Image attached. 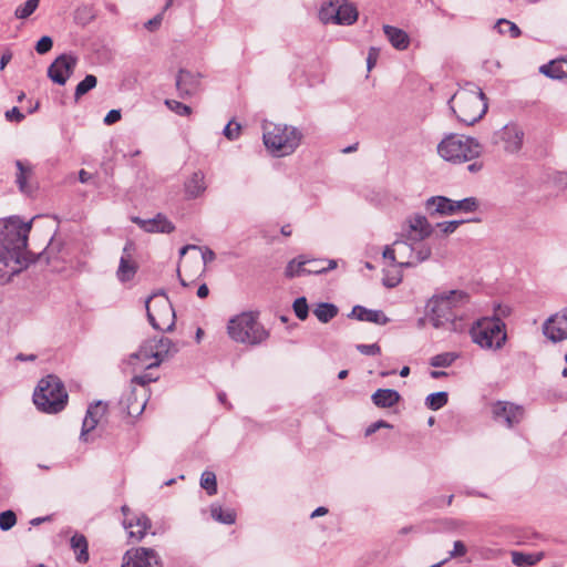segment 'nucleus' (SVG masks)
I'll return each instance as SVG.
<instances>
[{"label":"nucleus","instance_id":"obj_1","mask_svg":"<svg viewBox=\"0 0 567 567\" xmlns=\"http://www.w3.org/2000/svg\"><path fill=\"white\" fill-rule=\"evenodd\" d=\"M31 221L18 217L0 220V281H8L27 267L24 256Z\"/></svg>","mask_w":567,"mask_h":567},{"label":"nucleus","instance_id":"obj_2","mask_svg":"<svg viewBox=\"0 0 567 567\" xmlns=\"http://www.w3.org/2000/svg\"><path fill=\"white\" fill-rule=\"evenodd\" d=\"M470 303L471 297L464 290L442 291L427 301L426 316L436 329L462 332L467 326Z\"/></svg>","mask_w":567,"mask_h":567},{"label":"nucleus","instance_id":"obj_3","mask_svg":"<svg viewBox=\"0 0 567 567\" xmlns=\"http://www.w3.org/2000/svg\"><path fill=\"white\" fill-rule=\"evenodd\" d=\"M228 337L240 344L256 347L269 338V331L259 322L258 313L244 311L227 322Z\"/></svg>","mask_w":567,"mask_h":567},{"label":"nucleus","instance_id":"obj_4","mask_svg":"<svg viewBox=\"0 0 567 567\" xmlns=\"http://www.w3.org/2000/svg\"><path fill=\"white\" fill-rule=\"evenodd\" d=\"M299 128L287 124H264V144L267 151L275 157H285L295 153L302 141Z\"/></svg>","mask_w":567,"mask_h":567},{"label":"nucleus","instance_id":"obj_5","mask_svg":"<svg viewBox=\"0 0 567 567\" xmlns=\"http://www.w3.org/2000/svg\"><path fill=\"white\" fill-rule=\"evenodd\" d=\"M449 104L458 121L466 125L475 124L487 111L485 94L476 86L458 90Z\"/></svg>","mask_w":567,"mask_h":567},{"label":"nucleus","instance_id":"obj_6","mask_svg":"<svg viewBox=\"0 0 567 567\" xmlns=\"http://www.w3.org/2000/svg\"><path fill=\"white\" fill-rule=\"evenodd\" d=\"M436 151L443 161L462 164L478 158L483 147L474 137L451 133L441 140Z\"/></svg>","mask_w":567,"mask_h":567},{"label":"nucleus","instance_id":"obj_7","mask_svg":"<svg viewBox=\"0 0 567 567\" xmlns=\"http://www.w3.org/2000/svg\"><path fill=\"white\" fill-rule=\"evenodd\" d=\"M68 393L58 377L50 374L39 381L33 402L40 411L58 413L64 409Z\"/></svg>","mask_w":567,"mask_h":567},{"label":"nucleus","instance_id":"obj_8","mask_svg":"<svg viewBox=\"0 0 567 567\" xmlns=\"http://www.w3.org/2000/svg\"><path fill=\"white\" fill-rule=\"evenodd\" d=\"M472 341L486 350H499L506 342L505 323L497 317L476 320L470 329Z\"/></svg>","mask_w":567,"mask_h":567},{"label":"nucleus","instance_id":"obj_9","mask_svg":"<svg viewBox=\"0 0 567 567\" xmlns=\"http://www.w3.org/2000/svg\"><path fill=\"white\" fill-rule=\"evenodd\" d=\"M150 323L155 330L172 331L175 327V311L165 293H155L146 301Z\"/></svg>","mask_w":567,"mask_h":567},{"label":"nucleus","instance_id":"obj_10","mask_svg":"<svg viewBox=\"0 0 567 567\" xmlns=\"http://www.w3.org/2000/svg\"><path fill=\"white\" fill-rule=\"evenodd\" d=\"M434 231L433 226L422 214H412L408 216L401 225L399 236L414 245H427L424 243Z\"/></svg>","mask_w":567,"mask_h":567},{"label":"nucleus","instance_id":"obj_11","mask_svg":"<svg viewBox=\"0 0 567 567\" xmlns=\"http://www.w3.org/2000/svg\"><path fill=\"white\" fill-rule=\"evenodd\" d=\"M394 246L399 256L398 266L400 267H413L427 260L432 255L430 245L416 246L400 236L394 241Z\"/></svg>","mask_w":567,"mask_h":567},{"label":"nucleus","instance_id":"obj_12","mask_svg":"<svg viewBox=\"0 0 567 567\" xmlns=\"http://www.w3.org/2000/svg\"><path fill=\"white\" fill-rule=\"evenodd\" d=\"M491 413L496 423L512 429L522 422L525 411L522 405L508 401H497L491 405Z\"/></svg>","mask_w":567,"mask_h":567},{"label":"nucleus","instance_id":"obj_13","mask_svg":"<svg viewBox=\"0 0 567 567\" xmlns=\"http://www.w3.org/2000/svg\"><path fill=\"white\" fill-rule=\"evenodd\" d=\"M123 518V527L127 530L128 537L140 542L144 538L151 528V519L143 513L132 514L127 505L121 507Z\"/></svg>","mask_w":567,"mask_h":567},{"label":"nucleus","instance_id":"obj_14","mask_svg":"<svg viewBox=\"0 0 567 567\" xmlns=\"http://www.w3.org/2000/svg\"><path fill=\"white\" fill-rule=\"evenodd\" d=\"M543 333L551 342L557 343L567 339V307L551 315L543 323Z\"/></svg>","mask_w":567,"mask_h":567},{"label":"nucleus","instance_id":"obj_15","mask_svg":"<svg viewBox=\"0 0 567 567\" xmlns=\"http://www.w3.org/2000/svg\"><path fill=\"white\" fill-rule=\"evenodd\" d=\"M78 59L72 54H61L48 68V76L59 85H64L72 75Z\"/></svg>","mask_w":567,"mask_h":567},{"label":"nucleus","instance_id":"obj_16","mask_svg":"<svg viewBox=\"0 0 567 567\" xmlns=\"http://www.w3.org/2000/svg\"><path fill=\"white\" fill-rule=\"evenodd\" d=\"M158 563L159 558L154 549L138 547L124 554L122 567H157Z\"/></svg>","mask_w":567,"mask_h":567},{"label":"nucleus","instance_id":"obj_17","mask_svg":"<svg viewBox=\"0 0 567 567\" xmlns=\"http://www.w3.org/2000/svg\"><path fill=\"white\" fill-rule=\"evenodd\" d=\"M106 409H107L106 404H104L101 401H99L94 404H91L89 406V409L86 411V415L83 420L82 431H81V435H80V439L83 442L92 441V437L90 436V434L93 430H95V427L97 426L101 419L105 415Z\"/></svg>","mask_w":567,"mask_h":567},{"label":"nucleus","instance_id":"obj_18","mask_svg":"<svg viewBox=\"0 0 567 567\" xmlns=\"http://www.w3.org/2000/svg\"><path fill=\"white\" fill-rule=\"evenodd\" d=\"M134 249L133 243L128 241L123 248V254L120 259V265L116 270V278L122 284L131 281L138 269L136 261L133 259L132 251Z\"/></svg>","mask_w":567,"mask_h":567},{"label":"nucleus","instance_id":"obj_19","mask_svg":"<svg viewBox=\"0 0 567 567\" xmlns=\"http://www.w3.org/2000/svg\"><path fill=\"white\" fill-rule=\"evenodd\" d=\"M499 141L507 153H517L523 145L524 132L516 124H507L498 132Z\"/></svg>","mask_w":567,"mask_h":567},{"label":"nucleus","instance_id":"obj_20","mask_svg":"<svg viewBox=\"0 0 567 567\" xmlns=\"http://www.w3.org/2000/svg\"><path fill=\"white\" fill-rule=\"evenodd\" d=\"M152 348H148L150 353L155 358L153 363H150V367H158L164 360L174 355L178 350L175 343L165 337H161L159 339H150L148 340Z\"/></svg>","mask_w":567,"mask_h":567},{"label":"nucleus","instance_id":"obj_21","mask_svg":"<svg viewBox=\"0 0 567 567\" xmlns=\"http://www.w3.org/2000/svg\"><path fill=\"white\" fill-rule=\"evenodd\" d=\"M176 87L182 97L196 94L200 87V74L181 69L176 76Z\"/></svg>","mask_w":567,"mask_h":567},{"label":"nucleus","instance_id":"obj_22","mask_svg":"<svg viewBox=\"0 0 567 567\" xmlns=\"http://www.w3.org/2000/svg\"><path fill=\"white\" fill-rule=\"evenodd\" d=\"M132 221L138 225L147 233H165L169 234L174 230V225L162 214L156 215L151 219H142L140 217H132Z\"/></svg>","mask_w":567,"mask_h":567},{"label":"nucleus","instance_id":"obj_23","mask_svg":"<svg viewBox=\"0 0 567 567\" xmlns=\"http://www.w3.org/2000/svg\"><path fill=\"white\" fill-rule=\"evenodd\" d=\"M146 391L133 389L121 401L122 405L126 409L130 416H138L143 413L146 406Z\"/></svg>","mask_w":567,"mask_h":567},{"label":"nucleus","instance_id":"obj_24","mask_svg":"<svg viewBox=\"0 0 567 567\" xmlns=\"http://www.w3.org/2000/svg\"><path fill=\"white\" fill-rule=\"evenodd\" d=\"M206 189L205 174L202 171L194 172L184 182V192L188 199L203 196Z\"/></svg>","mask_w":567,"mask_h":567},{"label":"nucleus","instance_id":"obj_25","mask_svg":"<svg viewBox=\"0 0 567 567\" xmlns=\"http://www.w3.org/2000/svg\"><path fill=\"white\" fill-rule=\"evenodd\" d=\"M337 24L352 25L358 21L359 11L357 7L347 0H337Z\"/></svg>","mask_w":567,"mask_h":567},{"label":"nucleus","instance_id":"obj_26","mask_svg":"<svg viewBox=\"0 0 567 567\" xmlns=\"http://www.w3.org/2000/svg\"><path fill=\"white\" fill-rule=\"evenodd\" d=\"M425 208L431 216L434 215H453V199L445 196H432L425 202Z\"/></svg>","mask_w":567,"mask_h":567},{"label":"nucleus","instance_id":"obj_27","mask_svg":"<svg viewBox=\"0 0 567 567\" xmlns=\"http://www.w3.org/2000/svg\"><path fill=\"white\" fill-rule=\"evenodd\" d=\"M350 316L360 321L373 322L381 326L389 322V318L383 313V311L368 309L359 305L352 308Z\"/></svg>","mask_w":567,"mask_h":567},{"label":"nucleus","instance_id":"obj_28","mask_svg":"<svg viewBox=\"0 0 567 567\" xmlns=\"http://www.w3.org/2000/svg\"><path fill=\"white\" fill-rule=\"evenodd\" d=\"M383 31H384L386 39L390 41L392 47L395 48L396 50L402 51V50H406L409 48L410 38L404 30L386 24V25H383Z\"/></svg>","mask_w":567,"mask_h":567},{"label":"nucleus","instance_id":"obj_29","mask_svg":"<svg viewBox=\"0 0 567 567\" xmlns=\"http://www.w3.org/2000/svg\"><path fill=\"white\" fill-rule=\"evenodd\" d=\"M323 261V259H306L303 256H299L288 262L285 275L288 278L308 275L307 264H322Z\"/></svg>","mask_w":567,"mask_h":567},{"label":"nucleus","instance_id":"obj_30","mask_svg":"<svg viewBox=\"0 0 567 567\" xmlns=\"http://www.w3.org/2000/svg\"><path fill=\"white\" fill-rule=\"evenodd\" d=\"M148 348H152V347H151L150 341L146 340L136 352H134L130 355L128 364L133 365L135 369L136 368L152 369L153 367H150L148 364L153 363V360H155V358L150 353Z\"/></svg>","mask_w":567,"mask_h":567},{"label":"nucleus","instance_id":"obj_31","mask_svg":"<svg viewBox=\"0 0 567 567\" xmlns=\"http://www.w3.org/2000/svg\"><path fill=\"white\" fill-rule=\"evenodd\" d=\"M400 394L393 389H378L371 396L378 408H392L400 401Z\"/></svg>","mask_w":567,"mask_h":567},{"label":"nucleus","instance_id":"obj_32","mask_svg":"<svg viewBox=\"0 0 567 567\" xmlns=\"http://www.w3.org/2000/svg\"><path fill=\"white\" fill-rule=\"evenodd\" d=\"M540 73L551 79H564L567 76V60L559 59L550 61L539 68Z\"/></svg>","mask_w":567,"mask_h":567},{"label":"nucleus","instance_id":"obj_33","mask_svg":"<svg viewBox=\"0 0 567 567\" xmlns=\"http://www.w3.org/2000/svg\"><path fill=\"white\" fill-rule=\"evenodd\" d=\"M71 548L75 554V558L79 563L84 564L89 560L87 540L81 534H75L70 540Z\"/></svg>","mask_w":567,"mask_h":567},{"label":"nucleus","instance_id":"obj_34","mask_svg":"<svg viewBox=\"0 0 567 567\" xmlns=\"http://www.w3.org/2000/svg\"><path fill=\"white\" fill-rule=\"evenodd\" d=\"M544 558V553L512 551V563L518 567L534 566Z\"/></svg>","mask_w":567,"mask_h":567},{"label":"nucleus","instance_id":"obj_35","mask_svg":"<svg viewBox=\"0 0 567 567\" xmlns=\"http://www.w3.org/2000/svg\"><path fill=\"white\" fill-rule=\"evenodd\" d=\"M337 0H330L321 6L318 17L324 24H337Z\"/></svg>","mask_w":567,"mask_h":567},{"label":"nucleus","instance_id":"obj_36","mask_svg":"<svg viewBox=\"0 0 567 567\" xmlns=\"http://www.w3.org/2000/svg\"><path fill=\"white\" fill-rule=\"evenodd\" d=\"M313 315L320 322L327 323L338 315V308L332 303L322 302L315 308Z\"/></svg>","mask_w":567,"mask_h":567},{"label":"nucleus","instance_id":"obj_37","mask_svg":"<svg viewBox=\"0 0 567 567\" xmlns=\"http://www.w3.org/2000/svg\"><path fill=\"white\" fill-rule=\"evenodd\" d=\"M212 517L223 524H234L236 520V514L231 509H223L219 505H213L210 507Z\"/></svg>","mask_w":567,"mask_h":567},{"label":"nucleus","instance_id":"obj_38","mask_svg":"<svg viewBox=\"0 0 567 567\" xmlns=\"http://www.w3.org/2000/svg\"><path fill=\"white\" fill-rule=\"evenodd\" d=\"M449 401V394L445 391L434 392L426 396L425 405L433 411L440 410Z\"/></svg>","mask_w":567,"mask_h":567},{"label":"nucleus","instance_id":"obj_39","mask_svg":"<svg viewBox=\"0 0 567 567\" xmlns=\"http://www.w3.org/2000/svg\"><path fill=\"white\" fill-rule=\"evenodd\" d=\"M499 34L509 33L511 38L516 39L520 35V30L514 22L507 19H498L494 25Z\"/></svg>","mask_w":567,"mask_h":567},{"label":"nucleus","instance_id":"obj_40","mask_svg":"<svg viewBox=\"0 0 567 567\" xmlns=\"http://www.w3.org/2000/svg\"><path fill=\"white\" fill-rule=\"evenodd\" d=\"M97 84L95 75L87 74L75 87L74 97L79 100L81 96L86 94L89 91L94 89Z\"/></svg>","mask_w":567,"mask_h":567},{"label":"nucleus","instance_id":"obj_41","mask_svg":"<svg viewBox=\"0 0 567 567\" xmlns=\"http://www.w3.org/2000/svg\"><path fill=\"white\" fill-rule=\"evenodd\" d=\"M454 214L457 212L473 213L478 208V200L475 197H466L460 200H453Z\"/></svg>","mask_w":567,"mask_h":567},{"label":"nucleus","instance_id":"obj_42","mask_svg":"<svg viewBox=\"0 0 567 567\" xmlns=\"http://www.w3.org/2000/svg\"><path fill=\"white\" fill-rule=\"evenodd\" d=\"M16 166L18 168L17 183L21 192H27V179L32 173L30 165L24 164L22 161H17Z\"/></svg>","mask_w":567,"mask_h":567},{"label":"nucleus","instance_id":"obj_43","mask_svg":"<svg viewBox=\"0 0 567 567\" xmlns=\"http://www.w3.org/2000/svg\"><path fill=\"white\" fill-rule=\"evenodd\" d=\"M200 486L206 489L208 495L217 493L216 475L213 472L205 471L200 477Z\"/></svg>","mask_w":567,"mask_h":567},{"label":"nucleus","instance_id":"obj_44","mask_svg":"<svg viewBox=\"0 0 567 567\" xmlns=\"http://www.w3.org/2000/svg\"><path fill=\"white\" fill-rule=\"evenodd\" d=\"M40 0H28L23 4L19 6L14 16L18 19H27L29 18L38 8Z\"/></svg>","mask_w":567,"mask_h":567},{"label":"nucleus","instance_id":"obj_45","mask_svg":"<svg viewBox=\"0 0 567 567\" xmlns=\"http://www.w3.org/2000/svg\"><path fill=\"white\" fill-rule=\"evenodd\" d=\"M456 359V354L453 353V352H444V353H440V354H436L434 355L431 361H430V364L432 367H440V368H446V367H450Z\"/></svg>","mask_w":567,"mask_h":567},{"label":"nucleus","instance_id":"obj_46","mask_svg":"<svg viewBox=\"0 0 567 567\" xmlns=\"http://www.w3.org/2000/svg\"><path fill=\"white\" fill-rule=\"evenodd\" d=\"M292 307L298 319L306 320L308 318L309 308L305 297L297 298Z\"/></svg>","mask_w":567,"mask_h":567},{"label":"nucleus","instance_id":"obj_47","mask_svg":"<svg viewBox=\"0 0 567 567\" xmlns=\"http://www.w3.org/2000/svg\"><path fill=\"white\" fill-rule=\"evenodd\" d=\"M165 104L171 111L181 116H188L192 113V109L188 105L183 104L182 102L175 100H166Z\"/></svg>","mask_w":567,"mask_h":567},{"label":"nucleus","instance_id":"obj_48","mask_svg":"<svg viewBox=\"0 0 567 567\" xmlns=\"http://www.w3.org/2000/svg\"><path fill=\"white\" fill-rule=\"evenodd\" d=\"M17 523V516L12 511H4L0 513V528L2 530L11 529Z\"/></svg>","mask_w":567,"mask_h":567},{"label":"nucleus","instance_id":"obj_49","mask_svg":"<svg viewBox=\"0 0 567 567\" xmlns=\"http://www.w3.org/2000/svg\"><path fill=\"white\" fill-rule=\"evenodd\" d=\"M241 126L234 121H230L224 128L223 134L229 140H237L240 135Z\"/></svg>","mask_w":567,"mask_h":567},{"label":"nucleus","instance_id":"obj_50","mask_svg":"<svg viewBox=\"0 0 567 567\" xmlns=\"http://www.w3.org/2000/svg\"><path fill=\"white\" fill-rule=\"evenodd\" d=\"M52 39L48 35H44L37 42L35 50L39 54H45L52 49Z\"/></svg>","mask_w":567,"mask_h":567},{"label":"nucleus","instance_id":"obj_51","mask_svg":"<svg viewBox=\"0 0 567 567\" xmlns=\"http://www.w3.org/2000/svg\"><path fill=\"white\" fill-rule=\"evenodd\" d=\"M357 350L364 355H377L381 349L377 343L372 344H358Z\"/></svg>","mask_w":567,"mask_h":567},{"label":"nucleus","instance_id":"obj_52","mask_svg":"<svg viewBox=\"0 0 567 567\" xmlns=\"http://www.w3.org/2000/svg\"><path fill=\"white\" fill-rule=\"evenodd\" d=\"M462 223L463 221H458V220L443 221V223H439L437 227L444 234H453Z\"/></svg>","mask_w":567,"mask_h":567},{"label":"nucleus","instance_id":"obj_53","mask_svg":"<svg viewBox=\"0 0 567 567\" xmlns=\"http://www.w3.org/2000/svg\"><path fill=\"white\" fill-rule=\"evenodd\" d=\"M467 549L463 542H454L453 549L450 551V558L461 557L466 554Z\"/></svg>","mask_w":567,"mask_h":567},{"label":"nucleus","instance_id":"obj_54","mask_svg":"<svg viewBox=\"0 0 567 567\" xmlns=\"http://www.w3.org/2000/svg\"><path fill=\"white\" fill-rule=\"evenodd\" d=\"M6 118L11 122H21L24 118V114L17 106H14L6 112Z\"/></svg>","mask_w":567,"mask_h":567},{"label":"nucleus","instance_id":"obj_55","mask_svg":"<svg viewBox=\"0 0 567 567\" xmlns=\"http://www.w3.org/2000/svg\"><path fill=\"white\" fill-rule=\"evenodd\" d=\"M378 58H379V49H377L374 47L370 48V50L368 52V58H367L368 71H371L373 69V66L375 65V63L378 61Z\"/></svg>","mask_w":567,"mask_h":567},{"label":"nucleus","instance_id":"obj_56","mask_svg":"<svg viewBox=\"0 0 567 567\" xmlns=\"http://www.w3.org/2000/svg\"><path fill=\"white\" fill-rule=\"evenodd\" d=\"M197 249L200 250V252H202V259H203V262L205 266L215 260L216 255L210 248L198 247Z\"/></svg>","mask_w":567,"mask_h":567},{"label":"nucleus","instance_id":"obj_57","mask_svg":"<svg viewBox=\"0 0 567 567\" xmlns=\"http://www.w3.org/2000/svg\"><path fill=\"white\" fill-rule=\"evenodd\" d=\"M383 257L398 265L399 256H398L394 243L391 246L385 247V249L383 251Z\"/></svg>","mask_w":567,"mask_h":567},{"label":"nucleus","instance_id":"obj_58","mask_svg":"<svg viewBox=\"0 0 567 567\" xmlns=\"http://www.w3.org/2000/svg\"><path fill=\"white\" fill-rule=\"evenodd\" d=\"M326 260L322 264H307V274L308 275H319L327 271L324 266Z\"/></svg>","mask_w":567,"mask_h":567},{"label":"nucleus","instance_id":"obj_59","mask_svg":"<svg viewBox=\"0 0 567 567\" xmlns=\"http://www.w3.org/2000/svg\"><path fill=\"white\" fill-rule=\"evenodd\" d=\"M381 427H392V425L382 420L377 421L367 427L365 435L369 436V435L375 433Z\"/></svg>","mask_w":567,"mask_h":567},{"label":"nucleus","instance_id":"obj_60","mask_svg":"<svg viewBox=\"0 0 567 567\" xmlns=\"http://www.w3.org/2000/svg\"><path fill=\"white\" fill-rule=\"evenodd\" d=\"M120 120H121V111L120 110H111L104 117V123L106 125H112Z\"/></svg>","mask_w":567,"mask_h":567},{"label":"nucleus","instance_id":"obj_61","mask_svg":"<svg viewBox=\"0 0 567 567\" xmlns=\"http://www.w3.org/2000/svg\"><path fill=\"white\" fill-rule=\"evenodd\" d=\"M499 549H493V548H482L481 549V556L486 559L496 558L501 555Z\"/></svg>","mask_w":567,"mask_h":567},{"label":"nucleus","instance_id":"obj_62","mask_svg":"<svg viewBox=\"0 0 567 567\" xmlns=\"http://www.w3.org/2000/svg\"><path fill=\"white\" fill-rule=\"evenodd\" d=\"M161 22H162V16L158 14V16L154 17L153 19L148 20L145 23V28L151 31H154L159 27Z\"/></svg>","mask_w":567,"mask_h":567},{"label":"nucleus","instance_id":"obj_63","mask_svg":"<svg viewBox=\"0 0 567 567\" xmlns=\"http://www.w3.org/2000/svg\"><path fill=\"white\" fill-rule=\"evenodd\" d=\"M153 380L154 379L151 378L148 374H144V375L134 377L132 381L140 384L142 386V389H144V385L152 382Z\"/></svg>","mask_w":567,"mask_h":567},{"label":"nucleus","instance_id":"obj_64","mask_svg":"<svg viewBox=\"0 0 567 567\" xmlns=\"http://www.w3.org/2000/svg\"><path fill=\"white\" fill-rule=\"evenodd\" d=\"M482 168H483V163H482V162H477V161H475V162L471 163V164L467 166V169H468V172H471V173H478V172H481V171H482Z\"/></svg>","mask_w":567,"mask_h":567}]
</instances>
